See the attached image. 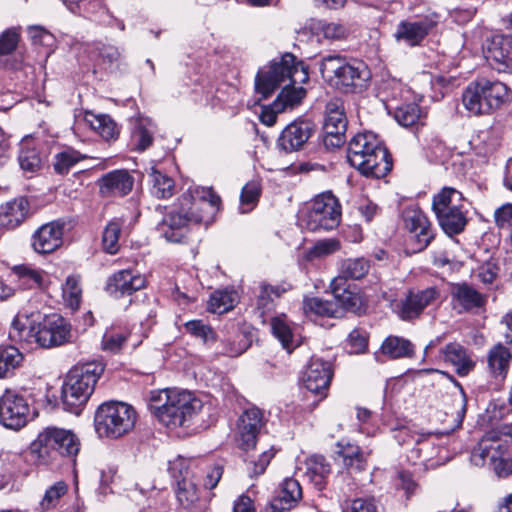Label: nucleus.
I'll return each mask as SVG.
<instances>
[{
	"label": "nucleus",
	"mask_w": 512,
	"mask_h": 512,
	"mask_svg": "<svg viewBox=\"0 0 512 512\" xmlns=\"http://www.w3.org/2000/svg\"><path fill=\"white\" fill-rule=\"evenodd\" d=\"M509 88L485 77L470 82L462 93L465 109L473 115H489L508 102Z\"/></svg>",
	"instance_id": "obj_8"
},
{
	"label": "nucleus",
	"mask_w": 512,
	"mask_h": 512,
	"mask_svg": "<svg viewBox=\"0 0 512 512\" xmlns=\"http://www.w3.org/2000/svg\"><path fill=\"white\" fill-rule=\"evenodd\" d=\"M484 55L489 65L504 73H512V36L496 35L487 41Z\"/></svg>",
	"instance_id": "obj_15"
},
{
	"label": "nucleus",
	"mask_w": 512,
	"mask_h": 512,
	"mask_svg": "<svg viewBox=\"0 0 512 512\" xmlns=\"http://www.w3.org/2000/svg\"><path fill=\"white\" fill-rule=\"evenodd\" d=\"M29 406L23 396L6 391L0 398V420L4 426L19 429L27 422Z\"/></svg>",
	"instance_id": "obj_14"
},
{
	"label": "nucleus",
	"mask_w": 512,
	"mask_h": 512,
	"mask_svg": "<svg viewBox=\"0 0 512 512\" xmlns=\"http://www.w3.org/2000/svg\"><path fill=\"white\" fill-rule=\"evenodd\" d=\"M68 491V485L64 481H58L50 486L40 502V507L43 511L50 510L59 503L62 496Z\"/></svg>",
	"instance_id": "obj_51"
},
{
	"label": "nucleus",
	"mask_w": 512,
	"mask_h": 512,
	"mask_svg": "<svg viewBox=\"0 0 512 512\" xmlns=\"http://www.w3.org/2000/svg\"><path fill=\"white\" fill-rule=\"evenodd\" d=\"M404 222L406 229L411 234V239L415 240V251L425 249L433 238L431 225L426 215L418 209H408L404 212Z\"/></svg>",
	"instance_id": "obj_20"
},
{
	"label": "nucleus",
	"mask_w": 512,
	"mask_h": 512,
	"mask_svg": "<svg viewBox=\"0 0 512 512\" xmlns=\"http://www.w3.org/2000/svg\"><path fill=\"white\" fill-rule=\"evenodd\" d=\"M156 125L147 117L139 116L135 119L131 132V145L134 150L142 152L148 149L154 140Z\"/></svg>",
	"instance_id": "obj_28"
},
{
	"label": "nucleus",
	"mask_w": 512,
	"mask_h": 512,
	"mask_svg": "<svg viewBox=\"0 0 512 512\" xmlns=\"http://www.w3.org/2000/svg\"><path fill=\"white\" fill-rule=\"evenodd\" d=\"M260 193L261 186L258 181L252 180L246 183L240 195V210L242 213H247L253 209L259 200Z\"/></svg>",
	"instance_id": "obj_47"
},
{
	"label": "nucleus",
	"mask_w": 512,
	"mask_h": 512,
	"mask_svg": "<svg viewBox=\"0 0 512 512\" xmlns=\"http://www.w3.org/2000/svg\"><path fill=\"white\" fill-rule=\"evenodd\" d=\"M18 161L24 171L31 173L37 171L41 165V159L35 149H22Z\"/></svg>",
	"instance_id": "obj_56"
},
{
	"label": "nucleus",
	"mask_w": 512,
	"mask_h": 512,
	"mask_svg": "<svg viewBox=\"0 0 512 512\" xmlns=\"http://www.w3.org/2000/svg\"><path fill=\"white\" fill-rule=\"evenodd\" d=\"M323 125L336 129H347V119L343 107L337 102H330L326 106Z\"/></svg>",
	"instance_id": "obj_50"
},
{
	"label": "nucleus",
	"mask_w": 512,
	"mask_h": 512,
	"mask_svg": "<svg viewBox=\"0 0 512 512\" xmlns=\"http://www.w3.org/2000/svg\"><path fill=\"white\" fill-rule=\"evenodd\" d=\"M9 338L19 343H35L41 348L58 347L70 341L71 325L56 314L43 316L38 311H20L12 322Z\"/></svg>",
	"instance_id": "obj_3"
},
{
	"label": "nucleus",
	"mask_w": 512,
	"mask_h": 512,
	"mask_svg": "<svg viewBox=\"0 0 512 512\" xmlns=\"http://www.w3.org/2000/svg\"><path fill=\"white\" fill-rule=\"evenodd\" d=\"M19 36L14 30H6L0 36V55L12 53L18 44Z\"/></svg>",
	"instance_id": "obj_60"
},
{
	"label": "nucleus",
	"mask_w": 512,
	"mask_h": 512,
	"mask_svg": "<svg viewBox=\"0 0 512 512\" xmlns=\"http://www.w3.org/2000/svg\"><path fill=\"white\" fill-rule=\"evenodd\" d=\"M104 369L105 365L101 361H91L78 364L69 370L61 392L65 411L75 415L81 413Z\"/></svg>",
	"instance_id": "obj_6"
},
{
	"label": "nucleus",
	"mask_w": 512,
	"mask_h": 512,
	"mask_svg": "<svg viewBox=\"0 0 512 512\" xmlns=\"http://www.w3.org/2000/svg\"><path fill=\"white\" fill-rule=\"evenodd\" d=\"M136 422L134 408L124 402L100 405L95 413V431L101 438L118 439L129 433Z\"/></svg>",
	"instance_id": "obj_9"
},
{
	"label": "nucleus",
	"mask_w": 512,
	"mask_h": 512,
	"mask_svg": "<svg viewBox=\"0 0 512 512\" xmlns=\"http://www.w3.org/2000/svg\"><path fill=\"white\" fill-rule=\"evenodd\" d=\"M445 361L451 363L459 376H466L474 368L475 362L466 349L458 343H450L441 350Z\"/></svg>",
	"instance_id": "obj_31"
},
{
	"label": "nucleus",
	"mask_w": 512,
	"mask_h": 512,
	"mask_svg": "<svg viewBox=\"0 0 512 512\" xmlns=\"http://www.w3.org/2000/svg\"><path fill=\"white\" fill-rule=\"evenodd\" d=\"M62 295L65 303L71 309H78L82 297L79 277L74 275L67 277L66 282L62 287Z\"/></svg>",
	"instance_id": "obj_45"
},
{
	"label": "nucleus",
	"mask_w": 512,
	"mask_h": 512,
	"mask_svg": "<svg viewBox=\"0 0 512 512\" xmlns=\"http://www.w3.org/2000/svg\"><path fill=\"white\" fill-rule=\"evenodd\" d=\"M421 117L420 107L415 103L403 104L395 108L394 118L404 127L417 124Z\"/></svg>",
	"instance_id": "obj_46"
},
{
	"label": "nucleus",
	"mask_w": 512,
	"mask_h": 512,
	"mask_svg": "<svg viewBox=\"0 0 512 512\" xmlns=\"http://www.w3.org/2000/svg\"><path fill=\"white\" fill-rule=\"evenodd\" d=\"M381 352L391 359L410 358L414 355V345L408 339L390 335L383 341Z\"/></svg>",
	"instance_id": "obj_34"
},
{
	"label": "nucleus",
	"mask_w": 512,
	"mask_h": 512,
	"mask_svg": "<svg viewBox=\"0 0 512 512\" xmlns=\"http://www.w3.org/2000/svg\"><path fill=\"white\" fill-rule=\"evenodd\" d=\"M193 463L194 460L192 458L178 455L175 459L169 461L168 473L175 483L182 481V479H191V466Z\"/></svg>",
	"instance_id": "obj_44"
},
{
	"label": "nucleus",
	"mask_w": 512,
	"mask_h": 512,
	"mask_svg": "<svg viewBox=\"0 0 512 512\" xmlns=\"http://www.w3.org/2000/svg\"><path fill=\"white\" fill-rule=\"evenodd\" d=\"M133 185L134 179L126 170H114L99 179L100 193L105 197L125 196L131 192Z\"/></svg>",
	"instance_id": "obj_23"
},
{
	"label": "nucleus",
	"mask_w": 512,
	"mask_h": 512,
	"mask_svg": "<svg viewBox=\"0 0 512 512\" xmlns=\"http://www.w3.org/2000/svg\"><path fill=\"white\" fill-rule=\"evenodd\" d=\"M450 295L453 308L459 312H469L485 304L484 295L466 283L453 284Z\"/></svg>",
	"instance_id": "obj_24"
},
{
	"label": "nucleus",
	"mask_w": 512,
	"mask_h": 512,
	"mask_svg": "<svg viewBox=\"0 0 512 512\" xmlns=\"http://www.w3.org/2000/svg\"><path fill=\"white\" fill-rule=\"evenodd\" d=\"M321 33L328 40H341L347 35V29L339 23H325L321 26Z\"/></svg>",
	"instance_id": "obj_61"
},
{
	"label": "nucleus",
	"mask_w": 512,
	"mask_h": 512,
	"mask_svg": "<svg viewBox=\"0 0 512 512\" xmlns=\"http://www.w3.org/2000/svg\"><path fill=\"white\" fill-rule=\"evenodd\" d=\"M440 293L435 287H428L424 290L410 291L405 299L401 300L398 315L402 320H412L423 312V310L436 301Z\"/></svg>",
	"instance_id": "obj_17"
},
{
	"label": "nucleus",
	"mask_w": 512,
	"mask_h": 512,
	"mask_svg": "<svg viewBox=\"0 0 512 512\" xmlns=\"http://www.w3.org/2000/svg\"><path fill=\"white\" fill-rule=\"evenodd\" d=\"M330 287L333 294V301L341 308L342 316L345 311L356 312L360 309L362 304L360 295L352 291L349 287H345V283L341 282V278H334Z\"/></svg>",
	"instance_id": "obj_30"
},
{
	"label": "nucleus",
	"mask_w": 512,
	"mask_h": 512,
	"mask_svg": "<svg viewBox=\"0 0 512 512\" xmlns=\"http://www.w3.org/2000/svg\"><path fill=\"white\" fill-rule=\"evenodd\" d=\"M23 355L14 346L0 347V378L10 376L21 364Z\"/></svg>",
	"instance_id": "obj_38"
},
{
	"label": "nucleus",
	"mask_w": 512,
	"mask_h": 512,
	"mask_svg": "<svg viewBox=\"0 0 512 512\" xmlns=\"http://www.w3.org/2000/svg\"><path fill=\"white\" fill-rule=\"evenodd\" d=\"M237 301V294L233 291H215L208 302L209 310L222 314L231 310Z\"/></svg>",
	"instance_id": "obj_41"
},
{
	"label": "nucleus",
	"mask_w": 512,
	"mask_h": 512,
	"mask_svg": "<svg viewBox=\"0 0 512 512\" xmlns=\"http://www.w3.org/2000/svg\"><path fill=\"white\" fill-rule=\"evenodd\" d=\"M123 223L122 219L114 218L106 225L103 231V249L109 254H115L119 251V238Z\"/></svg>",
	"instance_id": "obj_39"
},
{
	"label": "nucleus",
	"mask_w": 512,
	"mask_h": 512,
	"mask_svg": "<svg viewBox=\"0 0 512 512\" xmlns=\"http://www.w3.org/2000/svg\"><path fill=\"white\" fill-rule=\"evenodd\" d=\"M437 22L425 17L416 21H401L395 31V39L413 47L419 45L434 29Z\"/></svg>",
	"instance_id": "obj_19"
},
{
	"label": "nucleus",
	"mask_w": 512,
	"mask_h": 512,
	"mask_svg": "<svg viewBox=\"0 0 512 512\" xmlns=\"http://www.w3.org/2000/svg\"><path fill=\"white\" fill-rule=\"evenodd\" d=\"M352 512H380L373 498H358L351 504Z\"/></svg>",
	"instance_id": "obj_63"
},
{
	"label": "nucleus",
	"mask_w": 512,
	"mask_h": 512,
	"mask_svg": "<svg viewBox=\"0 0 512 512\" xmlns=\"http://www.w3.org/2000/svg\"><path fill=\"white\" fill-rule=\"evenodd\" d=\"M185 330L192 336L201 339L204 343L215 340L212 328L202 320H191L184 324Z\"/></svg>",
	"instance_id": "obj_53"
},
{
	"label": "nucleus",
	"mask_w": 512,
	"mask_h": 512,
	"mask_svg": "<svg viewBox=\"0 0 512 512\" xmlns=\"http://www.w3.org/2000/svg\"><path fill=\"white\" fill-rule=\"evenodd\" d=\"M273 457V450H265L259 455L247 454L245 461L251 465L253 475L258 476L264 473Z\"/></svg>",
	"instance_id": "obj_54"
},
{
	"label": "nucleus",
	"mask_w": 512,
	"mask_h": 512,
	"mask_svg": "<svg viewBox=\"0 0 512 512\" xmlns=\"http://www.w3.org/2000/svg\"><path fill=\"white\" fill-rule=\"evenodd\" d=\"M273 335L281 342L282 346L291 351L294 348L293 333L284 318L275 317L271 320Z\"/></svg>",
	"instance_id": "obj_49"
},
{
	"label": "nucleus",
	"mask_w": 512,
	"mask_h": 512,
	"mask_svg": "<svg viewBox=\"0 0 512 512\" xmlns=\"http://www.w3.org/2000/svg\"><path fill=\"white\" fill-rule=\"evenodd\" d=\"M303 312L308 317H342V310L337 303H335L333 300H323L318 297L304 298Z\"/></svg>",
	"instance_id": "obj_32"
},
{
	"label": "nucleus",
	"mask_w": 512,
	"mask_h": 512,
	"mask_svg": "<svg viewBox=\"0 0 512 512\" xmlns=\"http://www.w3.org/2000/svg\"><path fill=\"white\" fill-rule=\"evenodd\" d=\"M307 470L315 476L325 477L330 473V465L320 454H314L306 461Z\"/></svg>",
	"instance_id": "obj_57"
},
{
	"label": "nucleus",
	"mask_w": 512,
	"mask_h": 512,
	"mask_svg": "<svg viewBox=\"0 0 512 512\" xmlns=\"http://www.w3.org/2000/svg\"><path fill=\"white\" fill-rule=\"evenodd\" d=\"M347 341L351 348V353H361L367 347V339L359 330L351 331Z\"/></svg>",
	"instance_id": "obj_62"
},
{
	"label": "nucleus",
	"mask_w": 512,
	"mask_h": 512,
	"mask_svg": "<svg viewBox=\"0 0 512 512\" xmlns=\"http://www.w3.org/2000/svg\"><path fill=\"white\" fill-rule=\"evenodd\" d=\"M148 407L160 423L174 429L187 426L202 402L188 391L167 388L150 391Z\"/></svg>",
	"instance_id": "obj_4"
},
{
	"label": "nucleus",
	"mask_w": 512,
	"mask_h": 512,
	"mask_svg": "<svg viewBox=\"0 0 512 512\" xmlns=\"http://www.w3.org/2000/svg\"><path fill=\"white\" fill-rule=\"evenodd\" d=\"M129 332L126 329L110 327L102 337L101 347L104 351L117 353L128 338Z\"/></svg>",
	"instance_id": "obj_42"
},
{
	"label": "nucleus",
	"mask_w": 512,
	"mask_h": 512,
	"mask_svg": "<svg viewBox=\"0 0 512 512\" xmlns=\"http://www.w3.org/2000/svg\"><path fill=\"white\" fill-rule=\"evenodd\" d=\"M333 377L330 362L320 358H311L301 376L302 385L311 393L320 395L321 399L327 392Z\"/></svg>",
	"instance_id": "obj_13"
},
{
	"label": "nucleus",
	"mask_w": 512,
	"mask_h": 512,
	"mask_svg": "<svg viewBox=\"0 0 512 512\" xmlns=\"http://www.w3.org/2000/svg\"><path fill=\"white\" fill-rule=\"evenodd\" d=\"M29 202L25 197L15 198L0 207V225L13 229L28 216Z\"/></svg>",
	"instance_id": "obj_26"
},
{
	"label": "nucleus",
	"mask_w": 512,
	"mask_h": 512,
	"mask_svg": "<svg viewBox=\"0 0 512 512\" xmlns=\"http://www.w3.org/2000/svg\"><path fill=\"white\" fill-rule=\"evenodd\" d=\"M149 174L151 194L159 199L169 198L174 193V181L172 178L151 167Z\"/></svg>",
	"instance_id": "obj_36"
},
{
	"label": "nucleus",
	"mask_w": 512,
	"mask_h": 512,
	"mask_svg": "<svg viewBox=\"0 0 512 512\" xmlns=\"http://www.w3.org/2000/svg\"><path fill=\"white\" fill-rule=\"evenodd\" d=\"M175 495L184 509H191L199 500L198 487L192 478L175 483Z\"/></svg>",
	"instance_id": "obj_37"
},
{
	"label": "nucleus",
	"mask_w": 512,
	"mask_h": 512,
	"mask_svg": "<svg viewBox=\"0 0 512 512\" xmlns=\"http://www.w3.org/2000/svg\"><path fill=\"white\" fill-rule=\"evenodd\" d=\"M346 129L340 130L323 125L322 143L327 149L339 148L345 143Z\"/></svg>",
	"instance_id": "obj_55"
},
{
	"label": "nucleus",
	"mask_w": 512,
	"mask_h": 512,
	"mask_svg": "<svg viewBox=\"0 0 512 512\" xmlns=\"http://www.w3.org/2000/svg\"><path fill=\"white\" fill-rule=\"evenodd\" d=\"M290 289L291 285L288 283H281L275 286L262 283L260 285L256 303V308L260 312L261 316H264L273 309L275 298L280 297Z\"/></svg>",
	"instance_id": "obj_33"
},
{
	"label": "nucleus",
	"mask_w": 512,
	"mask_h": 512,
	"mask_svg": "<svg viewBox=\"0 0 512 512\" xmlns=\"http://www.w3.org/2000/svg\"><path fill=\"white\" fill-rule=\"evenodd\" d=\"M369 269V261L364 258L346 259L341 263L339 275L336 278H341V282L347 279L358 280L363 278Z\"/></svg>",
	"instance_id": "obj_35"
},
{
	"label": "nucleus",
	"mask_w": 512,
	"mask_h": 512,
	"mask_svg": "<svg viewBox=\"0 0 512 512\" xmlns=\"http://www.w3.org/2000/svg\"><path fill=\"white\" fill-rule=\"evenodd\" d=\"M489 464L498 477L512 474V456L507 454V450H496V454L490 456Z\"/></svg>",
	"instance_id": "obj_52"
},
{
	"label": "nucleus",
	"mask_w": 512,
	"mask_h": 512,
	"mask_svg": "<svg viewBox=\"0 0 512 512\" xmlns=\"http://www.w3.org/2000/svg\"><path fill=\"white\" fill-rule=\"evenodd\" d=\"M395 486L397 489H402L405 492V496L409 499L417 490V483L412 479L409 473L400 471L398 472L395 480Z\"/></svg>",
	"instance_id": "obj_59"
},
{
	"label": "nucleus",
	"mask_w": 512,
	"mask_h": 512,
	"mask_svg": "<svg viewBox=\"0 0 512 512\" xmlns=\"http://www.w3.org/2000/svg\"><path fill=\"white\" fill-rule=\"evenodd\" d=\"M145 285V277L141 274L134 273L132 270H120L108 278L106 290L111 296L119 298L129 296L144 288Z\"/></svg>",
	"instance_id": "obj_18"
},
{
	"label": "nucleus",
	"mask_w": 512,
	"mask_h": 512,
	"mask_svg": "<svg viewBox=\"0 0 512 512\" xmlns=\"http://www.w3.org/2000/svg\"><path fill=\"white\" fill-rule=\"evenodd\" d=\"M302 498L299 482L292 478L285 479L280 485L278 494L270 502L273 512L290 510Z\"/></svg>",
	"instance_id": "obj_25"
},
{
	"label": "nucleus",
	"mask_w": 512,
	"mask_h": 512,
	"mask_svg": "<svg viewBox=\"0 0 512 512\" xmlns=\"http://www.w3.org/2000/svg\"><path fill=\"white\" fill-rule=\"evenodd\" d=\"M498 268L493 263H485L478 268V278L484 284H491L497 276Z\"/></svg>",
	"instance_id": "obj_64"
},
{
	"label": "nucleus",
	"mask_w": 512,
	"mask_h": 512,
	"mask_svg": "<svg viewBox=\"0 0 512 512\" xmlns=\"http://www.w3.org/2000/svg\"><path fill=\"white\" fill-rule=\"evenodd\" d=\"M341 220V207L331 193L315 197L308 211L302 217V224L310 231H328L336 228Z\"/></svg>",
	"instance_id": "obj_11"
},
{
	"label": "nucleus",
	"mask_w": 512,
	"mask_h": 512,
	"mask_svg": "<svg viewBox=\"0 0 512 512\" xmlns=\"http://www.w3.org/2000/svg\"><path fill=\"white\" fill-rule=\"evenodd\" d=\"M462 202V193L451 187H444L433 197L432 209L439 225L449 236L461 233L467 224Z\"/></svg>",
	"instance_id": "obj_10"
},
{
	"label": "nucleus",
	"mask_w": 512,
	"mask_h": 512,
	"mask_svg": "<svg viewBox=\"0 0 512 512\" xmlns=\"http://www.w3.org/2000/svg\"><path fill=\"white\" fill-rule=\"evenodd\" d=\"M85 122L106 142L116 141L120 135V127L108 114L86 112Z\"/></svg>",
	"instance_id": "obj_27"
},
{
	"label": "nucleus",
	"mask_w": 512,
	"mask_h": 512,
	"mask_svg": "<svg viewBox=\"0 0 512 512\" xmlns=\"http://www.w3.org/2000/svg\"><path fill=\"white\" fill-rule=\"evenodd\" d=\"M495 223L500 229L512 230V203H506L494 212Z\"/></svg>",
	"instance_id": "obj_58"
},
{
	"label": "nucleus",
	"mask_w": 512,
	"mask_h": 512,
	"mask_svg": "<svg viewBox=\"0 0 512 512\" xmlns=\"http://www.w3.org/2000/svg\"><path fill=\"white\" fill-rule=\"evenodd\" d=\"M265 426L263 411L257 407L246 409L237 420L234 435L236 444L240 447L255 448L258 436Z\"/></svg>",
	"instance_id": "obj_12"
},
{
	"label": "nucleus",
	"mask_w": 512,
	"mask_h": 512,
	"mask_svg": "<svg viewBox=\"0 0 512 512\" xmlns=\"http://www.w3.org/2000/svg\"><path fill=\"white\" fill-rule=\"evenodd\" d=\"M319 70L330 86L345 93L364 89L371 77L369 69L363 62L348 60L338 53L323 55Z\"/></svg>",
	"instance_id": "obj_7"
},
{
	"label": "nucleus",
	"mask_w": 512,
	"mask_h": 512,
	"mask_svg": "<svg viewBox=\"0 0 512 512\" xmlns=\"http://www.w3.org/2000/svg\"><path fill=\"white\" fill-rule=\"evenodd\" d=\"M73 14L86 18L92 17L98 10L104 9L102 0H61Z\"/></svg>",
	"instance_id": "obj_43"
},
{
	"label": "nucleus",
	"mask_w": 512,
	"mask_h": 512,
	"mask_svg": "<svg viewBox=\"0 0 512 512\" xmlns=\"http://www.w3.org/2000/svg\"><path fill=\"white\" fill-rule=\"evenodd\" d=\"M511 360L512 354L507 347L502 343L494 345L487 353L488 372L494 378H505Z\"/></svg>",
	"instance_id": "obj_29"
},
{
	"label": "nucleus",
	"mask_w": 512,
	"mask_h": 512,
	"mask_svg": "<svg viewBox=\"0 0 512 512\" xmlns=\"http://www.w3.org/2000/svg\"><path fill=\"white\" fill-rule=\"evenodd\" d=\"M84 158L85 156L80 152L68 148L55 156L54 169L59 174H66L76 163Z\"/></svg>",
	"instance_id": "obj_48"
},
{
	"label": "nucleus",
	"mask_w": 512,
	"mask_h": 512,
	"mask_svg": "<svg viewBox=\"0 0 512 512\" xmlns=\"http://www.w3.org/2000/svg\"><path fill=\"white\" fill-rule=\"evenodd\" d=\"M79 436L71 429L47 426L42 429L32 442V448H78Z\"/></svg>",
	"instance_id": "obj_16"
},
{
	"label": "nucleus",
	"mask_w": 512,
	"mask_h": 512,
	"mask_svg": "<svg viewBox=\"0 0 512 512\" xmlns=\"http://www.w3.org/2000/svg\"><path fill=\"white\" fill-rule=\"evenodd\" d=\"M64 225L50 222L42 225L32 236V247L39 254H48L58 249L63 242Z\"/></svg>",
	"instance_id": "obj_21"
},
{
	"label": "nucleus",
	"mask_w": 512,
	"mask_h": 512,
	"mask_svg": "<svg viewBox=\"0 0 512 512\" xmlns=\"http://www.w3.org/2000/svg\"><path fill=\"white\" fill-rule=\"evenodd\" d=\"M308 68L296 57L287 53L279 61H273L267 69L258 72L255 88L264 98L269 97L278 87H282L273 106L277 111H284L298 105L306 95V90L296 84L308 81Z\"/></svg>",
	"instance_id": "obj_2"
},
{
	"label": "nucleus",
	"mask_w": 512,
	"mask_h": 512,
	"mask_svg": "<svg viewBox=\"0 0 512 512\" xmlns=\"http://www.w3.org/2000/svg\"><path fill=\"white\" fill-rule=\"evenodd\" d=\"M12 271L29 288L42 287L44 285L46 274L40 269L33 268L31 265H16L12 268Z\"/></svg>",
	"instance_id": "obj_40"
},
{
	"label": "nucleus",
	"mask_w": 512,
	"mask_h": 512,
	"mask_svg": "<svg viewBox=\"0 0 512 512\" xmlns=\"http://www.w3.org/2000/svg\"><path fill=\"white\" fill-rule=\"evenodd\" d=\"M347 160L366 177L379 179L392 169V159L387 148L373 132L359 133L349 141Z\"/></svg>",
	"instance_id": "obj_5"
},
{
	"label": "nucleus",
	"mask_w": 512,
	"mask_h": 512,
	"mask_svg": "<svg viewBox=\"0 0 512 512\" xmlns=\"http://www.w3.org/2000/svg\"><path fill=\"white\" fill-rule=\"evenodd\" d=\"M313 125L309 121H294L282 131L278 143L286 152L300 149L310 138Z\"/></svg>",
	"instance_id": "obj_22"
},
{
	"label": "nucleus",
	"mask_w": 512,
	"mask_h": 512,
	"mask_svg": "<svg viewBox=\"0 0 512 512\" xmlns=\"http://www.w3.org/2000/svg\"><path fill=\"white\" fill-rule=\"evenodd\" d=\"M220 203V197L212 188H189L178 198L175 210L158 223L157 231L167 242L181 243L186 239L188 224L208 223Z\"/></svg>",
	"instance_id": "obj_1"
}]
</instances>
